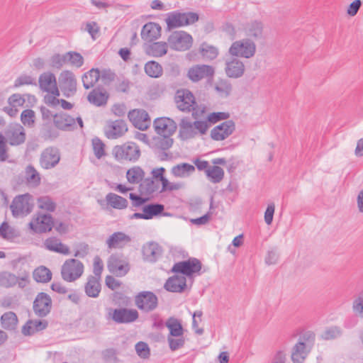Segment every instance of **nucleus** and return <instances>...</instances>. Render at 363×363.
I'll use <instances>...</instances> for the list:
<instances>
[{
    "label": "nucleus",
    "instance_id": "obj_53",
    "mask_svg": "<svg viewBox=\"0 0 363 363\" xmlns=\"http://www.w3.org/2000/svg\"><path fill=\"white\" fill-rule=\"evenodd\" d=\"M199 51L202 57L206 60H213L218 54L217 48L206 43H203L201 45Z\"/></svg>",
    "mask_w": 363,
    "mask_h": 363
},
{
    "label": "nucleus",
    "instance_id": "obj_20",
    "mask_svg": "<svg viewBox=\"0 0 363 363\" xmlns=\"http://www.w3.org/2000/svg\"><path fill=\"white\" fill-rule=\"evenodd\" d=\"M39 85L40 89L49 94L60 96L56 82V77L51 72H44L39 77Z\"/></svg>",
    "mask_w": 363,
    "mask_h": 363
},
{
    "label": "nucleus",
    "instance_id": "obj_41",
    "mask_svg": "<svg viewBox=\"0 0 363 363\" xmlns=\"http://www.w3.org/2000/svg\"><path fill=\"white\" fill-rule=\"evenodd\" d=\"M100 72L98 69H91L82 77V82L86 89H90L98 82L100 78Z\"/></svg>",
    "mask_w": 363,
    "mask_h": 363
},
{
    "label": "nucleus",
    "instance_id": "obj_12",
    "mask_svg": "<svg viewBox=\"0 0 363 363\" xmlns=\"http://www.w3.org/2000/svg\"><path fill=\"white\" fill-rule=\"evenodd\" d=\"M201 269V262L196 258H191L174 264L172 271L175 273H181L183 275L191 277L195 273H199Z\"/></svg>",
    "mask_w": 363,
    "mask_h": 363
},
{
    "label": "nucleus",
    "instance_id": "obj_2",
    "mask_svg": "<svg viewBox=\"0 0 363 363\" xmlns=\"http://www.w3.org/2000/svg\"><path fill=\"white\" fill-rule=\"evenodd\" d=\"M209 128L207 121H196L191 123L186 118L182 119L179 123V137L182 140H189L198 134L204 135Z\"/></svg>",
    "mask_w": 363,
    "mask_h": 363
},
{
    "label": "nucleus",
    "instance_id": "obj_31",
    "mask_svg": "<svg viewBox=\"0 0 363 363\" xmlns=\"http://www.w3.org/2000/svg\"><path fill=\"white\" fill-rule=\"evenodd\" d=\"M54 124L61 130H70L75 125V119L65 113L54 115Z\"/></svg>",
    "mask_w": 363,
    "mask_h": 363
},
{
    "label": "nucleus",
    "instance_id": "obj_14",
    "mask_svg": "<svg viewBox=\"0 0 363 363\" xmlns=\"http://www.w3.org/2000/svg\"><path fill=\"white\" fill-rule=\"evenodd\" d=\"M235 129V123L233 121H226L215 126L211 130V138L216 141H222L233 134Z\"/></svg>",
    "mask_w": 363,
    "mask_h": 363
},
{
    "label": "nucleus",
    "instance_id": "obj_16",
    "mask_svg": "<svg viewBox=\"0 0 363 363\" xmlns=\"http://www.w3.org/2000/svg\"><path fill=\"white\" fill-rule=\"evenodd\" d=\"M213 74V67L206 65H196L189 69L187 77L191 81L197 82L204 78L212 77Z\"/></svg>",
    "mask_w": 363,
    "mask_h": 363
},
{
    "label": "nucleus",
    "instance_id": "obj_55",
    "mask_svg": "<svg viewBox=\"0 0 363 363\" xmlns=\"http://www.w3.org/2000/svg\"><path fill=\"white\" fill-rule=\"evenodd\" d=\"M66 57L67 62L76 67H82L84 63L83 57L81 55V54L77 52L70 51L67 52Z\"/></svg>",
    "mask_w": 363,
    "mask_h": 363
},
{
    "label": "nucleus",
    "instance_id": "obj_42",
    "mask_svg": "<svg viewBox=\"0 0 363 363\" xmlns=\"http://www.w3.org/2000/svg\"><path fill=\"white\" fill-rule=\"evenodd\" d=\"M166 327L169 330V336H183V328L180 321L175 318H169L166 322Z\"/></svg>",
    "mask_w": 363,
    "mask_h": 363
},
{
    "label": "nucleus",
    "instance_id": "obj_9",
    "mask_svg": "<svg viewBox=\"0 0 363 363\" xmlns=\"http://www.w3.org/2000/svg\"><path fill=\"white\" fill-rule=\"evenodd\" d=\"M108 316L116 323H130L138 319V312L135 309L125 308H110Z\"/></svg>",
    "mask_w": 363,
    "mask_h": 363
},
{
    "label": "nucleus",
    "instance_id": "obj_8",
    "mask_svg": "<svg viewBox=\"0 0 363 363\" xmlns=\"http://www.w3.org/2000/svg\"><path fill=\"white\" fill-rule=\"evenodd\" d=\"M167 41L172 49L184 51L191 47L193 38L184 31H175L169 36Z\"/></svg>",
    "mask_w": 363,
    "mask_h": 363
},
{
    "label": "nucleus",
    "instance_id": "obj_17",
    "mask_svg": "<svg viewBox=\"0 0 363 363\" xmlns=\"http://www.w3.org/2000/svg\"><path fill=\"white\" fill-rule=\"evenodd\" d=\"M59 83L61 89L67 96L75 92L77 81L72 72L68 70L62 72L59 77Z\"/></svg>",
    "mask_w": 363,
    "mask_h": 363
},
{
    "label": "nucleus",
    "instance_id": "obj_50",
    "mask_svg": "<svg viewBox=\"0 0 363 363\" xmlns=\"http://www.w3.org/2000/svg\"><path fill=\"white\" fill-rule=\"evenodd\" d=\"M37 204L39 208L50 212L54 211L56 208V204L52 199L48 196L39 197L37 200Z\"/></svg>",
    "mask_w": 363,
    "mask_h": 363
},
{
    "label": "nucleus",
    "instance_id": "obj_30",
    "mask_svg": "<svg viewBox=\"0 0 363 363\" xmlns=\"http://www.w3.org/2000/svg\"><path fill=\"white\" fill-rule=\"evenodd\" d=\"M161 27L155 23H146L142 28L141 37L147 41H152L160 36Z\"/></svg>",
    "mask_w": 363,
    "mask_h": 363
},
{
    "label": "nucleus",
    "instance_id": "obj_27",
    "mask_svg": "<svg viewBox=\"0 0 363 363\" xmlns=\"http://www.w3.org/2000/svg\"><path fill=\"white\" fill-rule=\"evenodd\" d=\"M311 348L309 342L299 341L293 348L291 359L294 363H302L308 355Z\"/></svg>",
    "mask_w": 363,
    "mask_h": 363
},
{
    "label": "nucleus",
    "instance_id": "obj_13",
    "mask_svg": "<svg viewBox=\"0 0 363 363\" xmlns=\"http://www.w3.org/2000/svg\"><path fill=\"white\" fill-rule=\"evenodd\" d=\"M60 160V153L57 148L48 147L45 149L40 157V165L45 169L55 167Z\"/></svg>",
    "mask_w": 363,
    "mask_h": 363
},
{
    "label": "nucleus",
    "instance_id": "obj_46",
    "mask_svg": "<svg viewBox=\"0 0 363 363\" xmlns=\"http://www.w3.org/2000/svg\"><path fill=\"white\" fill-rule=\"evenodd\" d=\"M1 321L4 328L6 330H14L18 323V318L16 313L9 311L1 315Z\"/></svg>",
    "mask_w": 363,
    "mask_h": 363
},
{
    "label": "nucleus",
    "instance_id": "obj_61",
    "mask_svg": "<svg viewBox=\"0 0 363 363\" xmlns=\"http://www.w3.org/2000/svg\"><path fill=\"white\" fill-rule=\"evenodd\" d=\"M175 337L174 338V336H168L167 337L169 347L173 351L181 348L184 345V339L182 336Z\"/></svg>",
    "mask_w": 363,
    "mask_h": 363
},
{
    "label": "nucleus",
    "instance_id": "obj_19",
    "mask_svg": "<svg viewBox=\"0 0 363 363\" xmlns=\"http://www.w3.org/2000/svg\"><path fill=\"white\" fill-rule=\"evenodd\" d=\"M127 131V124L123 120L108 121L105 127V135L108 139H117Z\"/></svg>",
    "mask_w": 363,
    "mask_h": 363
},
{
    "label": "nucleus",
    "instance_id": "obj_49",
    "mask_svg": "<svg viewBox=\"0 0 363 363\" xmlns=\"http://www.w3.org/2000/svg\"><path fill=\"white\" fill-rule=\"evenodd\" d=\"M19 235L18 232L6 222H4L0 226V236L6 240H11Z\"/></svg>",
    "mask_w": 363,
    "mask_h": 363
},
{
    "label": "nucleus",
    "instance_id": "obj_51",
    "mask_svg": "<svg viewBox=\"0 0 363 363\" xmlns=\"http://www.w3.org/2000/svg\"><path fill=\"white\" fill-rule=\"evenodd\" d=\"M352 308L357 317L363 318V289L354 298Z\"/></svg>",
    "mask_w": 363,
    "mask_h": 363
},
{
    "label": "nucleus",
    "instance_id": "obj_48",
    "mask_svg": "<svg viewBox=\"0 0 363 363\" xmlns=\"http://www.w3.org/2000/svg\"><path fill=\"white\" fill-rule=\"evenodd\" d=\"M17 276L9 272L0 273V286L5 288L13 287L16 285Z\"/></svg>",
    "mask_w": 363,
    "mask_h": 363
},
{
    "label": "nucleus",
    "instance_id": "obj_23",
    "mask_svg": "<svg viewBox=\"0 0 363 363\" xmlns=\"http://www.w3.org/2000/svg\"><path fill=\"white\" fill-rule=\"evenodd\" d=\"M225 74L230 78H239L245 72L243 62L238 58L230 57L225 61Z\"/></svg>",
    "mask_w": 363,
    "mask_h": 363
},
{
    "label": "nucleus",
    "instance_id": "obj_22",
    "mask_svg": "<svg viewBox=\"0 0 363 363\" xmlns=\"http://www.w3.org/2000/svg\"><path fill=\"white\" fill-rule=\"evenodd\" d=\"M7 140L11 145H18L25 142L26 133L23 127L19 123H14L9 126L6 132Z\"/></svg>",
    "mask_w": 363,
    "mask_h": 363
},
{
    "label": "nucleus",
    "instance_id": "obj_60",
    "mask_svg": "<svg viewBox=\"0 0 363 363\" xmlns=\"http://www.w3.org/2000/svg\"><path fill=\"white\" fill-rule=\"evenodd\" d=\"M135 350L139 357L143 359L148 358L150 356V348L147 343L140 342L135 345Z\"/></svg>",
    "mask_w": 363,
    "mask_h": 363
},
{
    "label": "nucleus",
    "instance_id": "obj_52",
    "mask_svg": "<svg viewBox=\"0 0 363 363\" xmlns=\"http://www.w3.org/2000/svg\"><path fill=\"white\" fill-rule=\"evenodd\" d=\"M157 189V184L152 179H145L140 184V192L147 195L153 194Z\"/></svg>",
    "mask_w": 363,
    "mask_h": 363
},
{
    "label": "nucleus",
    "instance_id": "obj_39",
    "mask_svg": "<svg viewBox=\"0 0 363 363\" xmlns=\"http://www.w3.org/2000/svg\"><path fill=\"white\" fill-rule=\"evenodd\" d=\"M167 43L156 42L150 44L146 49V52L150 56L160 57L167 52Z\"/></svg>",
    "mask_w": 363,
    "mask_h": 363
},
{
    "label": "nucleus",
    "instance_id": "obj_10",
    "mask_svg": "<svg viewBox=\"0 0 363 363\" xmlns=\"http://www.w3.org/2000/svg\"><path fill=\"white\" fill-rule=\"evenodd\" d=\"M29 228L36 233L49 232L53 226V220L50 215L35 214L28 223Z\"/></svg>",
    "mask_w": 363,
    "mask_h": 363
},
{
    "label": "nucleus",
    "instance_id": "obj_40",
    "mask_svg": "<svg viewBox=\"0 0 363 363\" xmlns=\"http://www.w3.org/2000/svg\"><path fill=\"white\" fill-rule=\"evenodd\" d=\"M164 207L160 203L145 204L142 208V211L145 216V220H150L155 216L160 215L164 211Z\"/></svg>",
    "mask_w": 363,
    "mask_h": 363
},
{
    "label": "nucleus",
    "instance_id": "obj_32",
    "mask_svg": "<svg viewBox=\"0 0 363 363\" xmlns=\"http://www.w3.org/2000/svg\"><path fill=\"white\" fill-rule=\"evenodd\" d=\"M45 248L50 251L58 252L62 255H68L69 253V247L62 244L57 238H49L44 242Z\"/></svg>",
    "mask_w": 363,
    "mask_h": 363
},
{
    "label": "nucleus",
    "instance_id": "obj_44",
    "mask_svg": "<svg viewBox=\"0 0 363 363\" xmlns=\"http://www.w3.org/2000/svg\"><path fill=\"white\" fill-rule=\"evenodd\" d=\"M33 277L37 282L46 283L51 280L52 273L49 269L41 266L33 271Z\"/></svg>",
    "mask_w": 363,
    "mask_h": 363
},
{
    "label": "nucleus",
    "instance_id": "obj_3",
    "mask_svg": "<svg viewBox=\"0 0 363 363\" xmlns=\"http://www.w3.org/2000/svg\"><path fill=\"white\" fill-rule=\"evenodd\" d=\"M113 155L118 161L135 162L140 156L139 147L134 143L128 142L122 145H116L113 149Z\"/></svg>",
    "mask_w": 363,
    "mask_h": 363
},
{
    "label": "nucleus",
    "instance_id": "obj_15",
    "mask_svg": "<svg viewBox=\"0 0 363 363\" xmlns=\"http://www.w3.org/2000/svg\"><path fill=\"white\" fill-rule=\"evenodd\" d=\"M52 299L50 296L43 292L39 293L33 302V311L39 317L46 316L51 310Z\"/></svg>",
    "mask_w": 363,
    "mask_h": 363
},
{
    "label": "nucleus",
    "instance_id": "obj_43",
    "mask_svg": "<svg viewBox=\"0 0 363 363\" xmlns=\"http://www.w3.org/2000/svg\"><path fill=\"white\" fill-rule=\"evenodd\" d=\"M206 175L212 183H219L224 177V170L218 166H210L206 170Z\"/></svg>",
    "mask_w": 363,
    "mask_h": 363
},
{
    "label": "nucleus",
    "instance_id": "obj_25",
    "mask_svg": "<svg viewBox=\"0 0 363 363\" xmlns=\"http://www.w3.org/2000/svg\"><path fill=\"white\" fill-rule=\"evenodd\" d=\"M108 270L116 276H124L129 270L128 263L120 259L117 255H113L108 261Z\"/></svg>",
    "mask_w": 363,
    "mask_h": 363
},
{
    "label": "nucleus",
    "instance_id": "obj_63",
    "mask_svg": "<svg viewBox=\"0 0 363 363\" xmlns=\"http://www.w3.org/2000/svg\"><path fill=\"white\" fill-rule=\"evenodd\" d=\"M8 103L18 109V107L23 106L25 99L20 94H14L9 98Z\"/></svg>",
    "mask_w": 363,
    "mask_h": 363
},
{
    "label": "nucleus",
    "instance_id": "obj_33",
    "mask_svg": "<svg viewBox=\"0 0 363 363\" xmlns=\"http://www.w3.org/2000/svg\"><path fill=\"white\" fill-rule=\"evenodd\" d=\"M48 322L44 320H28L22 328V333L25 335H30L36 332L46 328Z\"/></svg>",
    "mask_w": 363,
    "mask_h": 363
},
{
    "label": "nucleus",
    "instance_id": "obj_57",
    "mask_svg": "<svg viewBox=\"0 0 363 363\" xmlns=\"http://www.w3.org/2000/svg\"><path fill=\"white\" fill-rule=\"evenodd\" d=\"M342 332L340 327L332 326L326 328L321 334V337L324 340H333L339 337Z\"/></svg>",
    "mask_w": 363,
    "mask_h": 363
},
{
    "label": "nucleus",
    "instance_id": "obj_4",
    "mask_svg": "<svg viewBox=\"0 0 363 363\" xmlns=\"http://www.w3.org/2000/svg\"><path fill=\"white\" fill-rule=\"evenodd\" d=\"M84 266L76 259H67L62 266L61 276L63 280L73 282L79 279L84 273Z\"/></svg>",
    "mask_w": 363,
    "mask_h": 363
},
{
    "label": "nucleus",
    "instance_id": "obj_58",
    "mask_svg": "<svg viewBox=\"0 0 363 363\" xmlns=\"http://www.w3.org/2000/svg\"><path fill=\"white\" fill-rule=\"evenodd\" d=\"M35 114L31 109L24 110L21 115L22 123L28 127H32L35 123Z\"/></svg>",
    "mask_w": 363,
    "mask_h": 363
},
{
    "label": "nucleus",
    "instance_id": "obj_62",
    "mask_svg": "<svg viewBox=\"0 0 363 363\" xmlns=\"http://www.w3.org/2000/svg\"><path fill=\"white\" fill-rule=\"evenodd\" d=\"M129 198L131 200L132 208H143L148 200L133 193L129 194Z\"/></svg>",
    "mask_w": 363,
    "mask_h": 363
},
{
    "label": "nucleus",
    "instance_id": "obj_26",
    "mask_svg": "<svg viewBox=\"0 0 363 363\" xmlns=\"http://www.w3.org/2000/svg\"><path fill=\"white\" fill-rule=\"evenodd\" d=\"M131 241L130 237L123 232H116L108 237L106 243L109 249H121Z\"/></svg>",
    "mask_w": 363,
    "mask_h": 363
},
{
    "label": "nucleus",
    "instance_id": "obj_37",
    "mask_svg": "<svg viewBox=\"0 0 363 363\" xmlns=\"http://www.w3.org/2000/svg\"><path fill=\"white\" fill-rule=\"evenodd\" d=\"M106 201L108 205L118 210L126 208L128 204L127 199L114 193H108L106 196Z\"/></svg>",
    "mask_w": 363,
    "mask_h": 363
},
{
    "label": "nucleus",
    "instance_id": "obj_28",
    "mask_svg": "<svg viewBox=\"0 0 363 363\" xmlns=\"http://www.w3.org/2000/svg\"><path fill=\"white\" fill-rule=\"evenodd\" d=\"M244 31L249 38L259 40L263 38L264 25L259 21H251L245 25Z\"/></svg>",
    "mask_w": 363,
    "mask_h": 363
},
{
    "label": "nucleus",
    "instance_id": "obj_21",
    "mask_svg": "<svg viewBox=\"0 0 363 363\" xmlns=\"http://www.w3.org/2000/svg\"><path fill=\"white\" fill-rule=\"evenodd\" d=\"M154 127L160 135H172L177 129L176 123L169 118H159L155 120Z\"/></svg>",
    "mask_w": 363,
    "mask_h": 363
},
{
    "label": "nucleus",
    "instance_id": "obj_29",
    "mask_svg": "<svg viewBox=\"0 0 363 363\" xmlns=\"http://www.w3.org/2000/svg\"><path fill=\"white\" fill-rule=\"evenodd\" d=\"M186 286V279L184 276L176 275L167 279L164 288L171 292H182Z\"/></svg>",
    "mask_w": 363,
    "mask_h": 363
},
{
    "label": "nucleus",
    "instance_id": "obj_64",
    "mask_svg": "<svg viewBox=\"0 0 363 363\" xmlns=\"http://www.w3.org/2000/svg\"><path fill=\"white\" fill-rule=\"evenodd\" d=\"M202 312L201 311H195L193 314L192 327L196 333L201 335L203 333L202 328H199V323L201 321Z\"/></svg>",
    "mask_w": 363,
    "mask_h": 363
},
{
    "label": "nucleus",
    "instance_id": "obj_24",
    "mask_svg": "<svg viewBox=\"0 0 363 363\" xmlns=\"http://www.w3.org/2000/svg\"><path fill=\"white\" fill-rule=\"evenodd\" d=\"M142 251L144 259L149 262H156L163 252L162 247L155 242H150L144 245Z\"/></svg>",
    "mask_w": 363,
    "mask_h": 363
},
{
    "label": "nucleus",
    "instance_id": "obj_35",
    "mask_svg": "<svg viewBox=\"0 0 363 363\" xmlns=\"http://www.w3.org/2000/svg\"><path fill=\"white\" fill-rule=\"evenodd\" d=\"M25 179L29 186L37 187L40 185L41 177L38 170L31 164L25 168Z\"/></svg>",
    "mask_w": 363,
    "mask_h": 363
},
{
    "label": "nucleus",
    "instance_id": "obj_47",
    "mask_svg": "<svg viewBox=\"0 0 363 363\" xmlns=\"http://www.w3.org/2000/svg\"><path fill=\"white\" fill-rule=\"evenodd\" d=\"M145 73L151 77H159L162 74V67L157 62L150 61L145 65Z\"/></svg>",
    "mask_w": 363,
    "mask_h": 363
},
{
    "label": "nucleus",
    "instance_id": "obj_7",
    "mask_svg": "<svg viewBox=\"0 0 363 363\" xmlns=\"http://www.w3.org/2000/svg\"><path fill=\"white\" fill-rule=\"evenodd\" d=\"M199 20V15L194 12H172L166 19L169 28H177L192 24Z\"/></svg>",
    "mask_w": 363,
    "mask_h": 363
},
{
    "label": "nucleus",
    "instance_id": "obj_59",
    "mask_svg": "<svg viewBox=\"0 0 363 363\" xmlns=\"http://www.w3.org/2000/svg\"><path fill=\"white\" fill-rule=\"evenodd\" d=\"M67 63L66 53L65 55H54L50 59V66L54 68L60 69Z\"/></svg>",
    "mask_w": 363,
    "mask_h": 363
},
{
    "label": "nucleus",
    "instance_id": "obj_11",
    "mask_svg": "<svg viewBox=\"0 0 363 363\" xmlns=\"http://www.w3.org/2000/svg\"><path fill=\"white\" fill-rule=\"evenodd\" d=\"M135 303L140 310L150 312L157 307L158 299L151 291H142L135 296Z\"/></svg>",
    "mask_w": 363,
    "mask_h": 363
},
{
    "label": "nucleus",
    "instance_id": "obj_18",
    "mask_svg": "<svg viewBox=\"0 0 363 363\" xmlns=\"http://www.w3.org/2000/svg\"><path fill=\"white\" fill-rule=\"evenodd\" d=\"M128 118L139 130H146L150 125L148 113L145 110L134 109L128 113Z\"/></svg>",
    "mask_w": 363,
    "mask_h": 363
},
{
    "label": "nucleus",
    "instance_id": "obj_38",
    "mask_svg": "<svg viewBox=\"0 0 363 363\" xmlns=\"http://www.w3.org/2000/svg\"><path fill=\"white\" fill-rule=\"evenodd\" d=\"M108 95L106 91L99 89L92 90L88 95V101L96 106H104L106 104Z\"/></svg>",
    "mask_w": 363,
    "mask_h": 363
},
{
    "label": "nucleus",
    "instance_id": "obj_34",
    "mask_svg": "<svg viewBox=\"0 0 363 363\" xmlns=\"http://www.w3.org/2000/svg\"><path fill=\"white\" fill-rule=\"evenodd\" d=\"M99 277L92 275L88 277L87 282L85 284L84 289L86 294L92 298L99 296L101 291V284Z\"/></svg>",
    "mask_w": 363,
    "mask_h": 363
},
{
    "label": "nucleus",
    "instance_id": "obj_45",
    "mask_svg": "<svg viewBox=\"0 0 363 363\" xmlns=\"http://www.w3.org/2000/svg\"><path fill=\"white\" fill-rule=\"evenodd\" d=\"M145 176V172L141 167L135 166L129 169L126 173V177L130 184L141 182Z\"/></svg>",
    "mask_w": 363,
    "mask_h": 363
},
{
    "label": "nucleus",
    "instance_id": "obj_54",
    "mask_svg": "<svg viewBox=\"0 0 363 363\" xmlns=\"http://www.w3.org/2000/svg\"><path fill=\"white\" fill-rule=\"evenodd\" d=\"M92 148L94 154L97 159H101L106 155L105 144L98 138L92 139Z\"/></svg>",
    "mask_w": 363,
    "mask_h": 363
},
{
    "label": "nucleus",
    "instance_id": "obj_5",
    "mask_svg": "<svg viewBox=\"0 0 363 363\" xmlns=\"http://www.w3.org/2000/svg\"><path fill=\"white\" fill-rule=\"evenodd\" d=\"M256 52L255 43L249 38L236 40L229 48V53L232 56L251 58Z\"/></svg>",
    "mask_w": 363,
    "mask_h": 363
},
{
    "label": "nucleus",
    "instance_id": "obj_36",
    "mask_svg": "<svg viewBox=\"0 0 363 363\" xmlns=\"http://www.w3.org/2000/svg\"><path fill=\"white\" fill-rule=\"evenodd\" d=\"M195 171L194 165L189 163H180L174 166L171 172L175 177L185 178L192 174Z\"/></svg>",
    "mask_w": 363,
    "mask_h": 363
},
{
    "label": "nucleus",
    "instance_id": "obj_1",
    "mask_svg": "<svg viewBox=\"0 0 363 363\" xmlns=\"http://www.w3.org/2000/svg\"><path fill=\"white\" fill-rule=\"evenodd\" d=\"M177 107L182 111H192L194 118H199L205 112L204 106H199L193 94L188 89H179L174 96Z\"/></svg>",
    "mask_w": 363,
    "mask_h": 363
},
{
    "label": "nucleus",
    "instance_id": "obj_56",
    "mask_svg": "<svg viewBox=\"0 0 363 363\" xmlns=\"http://www.w3.org/2000/svg\"><path fill=\"white\" fill-rule=\"evenodd\" d=\"M172 135H158L155 139L156 146L163 150H167L172 147L173 144V139Z\"/></svg>",
    "mask_w": 363,
    "mask_h": 363
},
{
    "label": "nucleus",
    "instance_id": "obj_6",
    "mask_svg": "<svg viewBox=\"0 0 363 363\" xmlns=\"http://www.w3.org/2000/svg\"><path fill=\"white\" fill-rule=\"evenodd\" d=\"M33 207L32 196L25 194L16 196L10 206L12 214L15 217H23L29 214Z\"/></svg>",
    "mask_w": 363,
    "mask_h": 363
}]
</instances>
